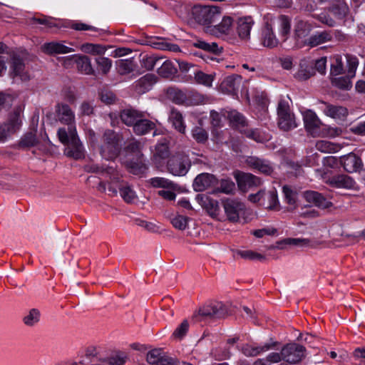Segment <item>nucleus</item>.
Segmentation results:
<instances>
[{"instance_id":"1","label":"nucleus","mask_w":365,"mask_h":365,"mask_svg":"<svg viewBox=\"0 0 365 365\" xmlns=\"http://www.w3.org/2000/svg\"><path fill=\"white\" fill-rule=\"evenodd\" d=\"M143 143L138 140H132L125 148V155L123 158V164L134 175H139L147 169L142 153Z\"/></svg>"},{"instance_id":"2","label":"nucleus","mask_w":365,"mask_h":365,"mask_svg":"<svg viewBox=\"0 0 365 365\" xmlns=\"http://www.w3.org/2000/svg\"><path fill=\"white\" fill-rule=\"evenodd\" d=\"M103 144L99 148L101 157L110 160L116 158L121 150L122 136L111 130L105 131Z\"/></svg>"},{"instance_id":"3","label":"nucleus","mask_w":365,"mask_h":365,"mask_svg":"<svg viewBox=\"0 0 365 365\" xmlns=\"http://www.w3.org/2000/svg\"><path fill=\"white\" fill-rule=\"evenodd\" d=\"M277 124L284 131H289L297 126L294 115L290 110L289 102L284 99L280 100L278 103Z\"/></svg>"},{"instance_id":"4","label":"nucleus","mask_w":365,"mask_h":365,"mask_svg":"<svg viewBox=\"0 0 365 365\" xmlns=\"http://www.w3.org/2000/svg\"><path fill=\"white\" fill-rule=\"evenodd\" d=\"M228 315L227 307L222 302H215L204 305L200 308L197 313L193 315V319L200 320L201 319H221Z\"/></svg>"},{"instance_id":"5","label":"nucleus","mask_w":365,"mask_h":365,"mask_svg":"<svg viewBox=\"0 0 365 365\" xmlns=\"http://www.w3.org/2000/svg\"><path fill=\"white\" fill-rule=\"evenodd\" d=\"M220 9L215 6H195L192 9L193 19L199 24L207 25L219 19Z\"/></svg>"},{"instance_id":"6","label":"nucleus","mask_w":365,"mask_h":365,"mask_svg":"<svg viewBox=\"0 0 365 365\" xmlns=\"http://www.w3.org/2000/svg\"><path fill=\"white\" fill-rule=\"evenodd\" d=\"M191 165L187 155L176 154L172 156L167 163L168 171L175 176H184Z\"/></svg>"},{"instance_id":"7","label":"nucleus","mask_w":365,"mask_h":365,"mask_svg":"<svg viewBox=\"0 0 365 365\" xmlns=\"http://www.w3.org/2000/svg\"><path fill=\"white\" fill-rule=\"evenodd\" d=\"M283 361L291 364L300 362L305 356V348L296 343H289L282 348Z\"/></svg>"},{"instance_id":"8","label":"nucleus","mask_w":365,"mask_h":365,"mask_svg":"<svg viewBox=\"0 0 365 365\" xmlns=\"http://www.w3.org/2000/svg\"><path fill=\"white\" fill-rule=\"evenodd\" d=\"M223 207L227 220L231 222H237L240 215L245 211L244 203L237 200L227 199L223 202Z\"/></svg>"},{"instance_id":"9","label":"nucleus","mask_w":365,"mask_h":365,"mask_svg":"<svg viewBox=\"0 0 365 365\" xmlns=\"http://www.w3.org/2000/svg\"><path fill=\"white\" fill-rule=\"evenodd\" d=\"M313 28L312 24L307 21H297L294 25L293 35L297 46L299 47L305 46V41L307 40L308 36L312 31Z\"/></svg>"},{"instance_id":"10","label":"nucleus","mask_w":365,"mask_h":365,"mask_svg":"<svg viewBox=\"0 0 365 365\" xmlns=\"http://www.w3.org/2000/svg\"><path fill=\"white\" fill-rule=\"evenodd\" d=\"M304 127L307 133L313 137H320L322 135V123L315 113L307 110L303 114Z\"/></svg>"},{"instance_id":"11","label":"nucleus","mask_w":365,"mask_h":365,"mask_svg":"<svg viewBox=\"0 0 365 365\" xmlns=\"http://www.w3.org/2000/svg\"><path fill=\"white\" fill-rule=\"evenodd\" d=\"M235 178L240 190L243 192L262 185L261 179L250 173L237 171L235 173Z\"/></svg>"},{"instance_id":"12","label":"nucleus","mask_w":365,"mask_h":365,"mask_svg":"<svg viewBox=\"0 0 365 365\" xmlns=\"http://www.w3.org/2000/svg\"><path fill=\"white\" fill-rule=\"evenodd\" d=\"M10 76L13 79L19 78L21 81L30 80V75L25 70L24 60L16 54L11 57Z\"/></svg>"},{"instance_id":"13","label":"nucleus","mask_w":365,"mask_h":365,"mask_svg":"<svg viewBox=\"0 0 365 365\" xmlns=\"http://www.w3.org/2000/svg\"><path fill=\"white\" fill-rule=\"evenodd\" d=\"M233 19L230 16H224L220 23L207 27V32L217 37L228 36L232 31Z\"/></svg>"},{"instance_id":"14","label":"nucleus","mask_w":365,"mask_h":365,"mask_svg":"<svg viewBox=\"0 0 365 365\" xmlns=\"http://www.w3.org/2000/svg\"><path fill=\"white\" fill-rule=\"evenodd\" d=\"M170 154L168 141L163 139L156 145L152 161L156 167L159 168L163 165L165 160L170 156Z\"/></svg>"},{"instance_id":"15","label":"nucleus","mask_w":365,"mask_h":365,"mask_svg":"<svg viewBox=\"0 0 365 365\" xmlns=\"http://www.w3.org/2000/svg\"><path fill=\"white\" fill-rule=\"evenodd\" d=\"M56 113L58 120L67 125H76L75 114L66 103H59L56 106Z\"/></svg>"},{"instance_id":"16","label":"nucleus","mask_w":365,"mask_h":365,"mask_svg":"<svg viewBox=\"0 0 365 365\" xmlns=\"http://www.w3.org/2000/svg\"><path fill=\"white\" fill-rule=\"evenodd\" d=\"M65 146L64 153L66 156L75 160H80L85 157V149L79 137L74 138Z\"/></svg>"},{"instance_id":"17","label":"nucleus","mask_w":365,"mask_h":365,"mask_svg":"<svg viewBox=\"0 0 365 365\" xmlns=\"http://www.w3.org/2000/svg\"><path fill=\"white\" fill-rule=\"evenodd\" d=\"M217 183V180L213 175L201 173L195 178L193 182V187L195 191L201 192L216 185Z\"/></svg>"},{"instance_id":"18","label":"nucleus","mask_w":365,"mask_h":365,"mask_svg":"<svg viewBox=\"0 0 365 365\" xmlns=\"http://www.w3.org/2000/svg\"><path fill=\"white\" fill-rule=\"evenodd\" d=\"M323 104L324 105L323 112L327 116L340 121H344L346 120L348 115V110L346 108L325 102H323Z\"/></svg>"},{"instance_id":"19","label":"nucleus","mask_w":365,"mask_h":365,"mask_svg":"<svg viewBox=\"0 0 365 365\" xmlns=\"http://www.w3.org/2000/svg\"><path fill=\"white\" fill-rule=\"evenodd\" d=\"M303 195L308 202L312 203L319 208L326 209L332 205L330 201L318 192L307 190L304 192Z\"/></svg>"},{"instance_id":"20","label":"nucleus","mask_w":365,"mask_h":365,"mask_svg":"<svg viewBox=\"0 0 365 365\" xmlns=\"http://www.w3.org/2000/svg\"><path fill=\"white\" fill-rule=\"evenodd\" d=\"M262 44L269 48L277 47L279 44V39L276 37L272 24L266 23L262 29L261 34Z\"/></svg>"},{"instance_id":"21","label":"nucleus","mask_w":365,"mask_h":365,"mask_svg":"<svg viewBox=\"0 0 365 365\" xmlns=\"http://www.w3.org/2000/svg\"><path fill=\"white\" fill-rule=\"evenodd\" d=\"M41 50L48 55L65 54L73 52L75 50L61 42L51 41L41 46Z\"/></svg>"},{"instance_id":"22","label":"nucleus","mask_w":365,"mask_h":365,"mask_svg":"<svg viewBox=\"0 0 365 365\" xmlns=\"http://www.w3.org/2000/svg\"><path fill=\"white\" fill-rule=\"evenodd\" d=\"M341 163L344 168L349 173L356 172L363 165L360 158L352 153L342 156Z\"/></svg>"},{"instance_id":"23","label":"nucleus","mask_w":365,"mask_h":365,"mask_svg":"<svg viewBox=\"0 0 365 365\" xmlns=\"http://www.w3.org/2000/svg\"><path fill=\"white\" fill-rule=\"evenodd\" d=\"M141 117H143V113L133 108H125L121 110L120 114L121 121L133 128Z\"/></svg>"},{"instance_id":"24","label":"nucleus","mask_w":365,"mask_h":365,"mask_svg":"<svg viewBox=\"0 0 365 365\" xmlns=\"http://www.w3.org/2000/svg\"><path fill=\"white\" fill-rule=\"evenodd\" d=\"M242 83L240 75H232L226 77L221 83L222 89L228 93L236 94Z\"/></svg>"},{"instance_id":"25","label":"nucleus","mask_w":365,"mask_h":365,"mask_svg":"<svg viewBox=\"0 0 365 365\" xmlns=\"http://www.w3.org/2000/svg\"><path fill=\"white\" fill-rule=\"evenodd\" d=\"M262 205L269 210H280L281 206L278 199L277 192L275 189L267 192L265 191V195L264 200L262 202Z\"/></svg>"},{"instance_id":"26","label":"nucleus","mask_w":365,"mask_h":365,"mask_svg":"<svg viewBox=\"0 0 365 365\" xmlns=\"http://www.w3.org/2000/svg\"><path fill=\"white\" fill-rule=\"evenodd\" d=\"M314 75V61L309 60H302L299 63V68L295 73V78L304 81Z\"/></svg>"},{"instance_id":"27","label":"nucleus","mask_w":365,"mask_h":365,"mask_svg":"<svg viewBox=\"0 0 365 365\" xmlns=\"http://www.w3.org/2000/svg\"><path fill=\"white\" fill-rule=\"evenodd\" d=\"M253 21L250 17L240 18L237 22V32L239 37L243 40L250 38Z\"/></svg>"},{"instance_id":"28","label":"nucleus","mask_w":365,"mask_h":365,"mask_svg":"<svg viewBox=\"0 0 365 365\" xmlns=\"http://www.w3.org/2000/svg\"><path fill=\"white\" fill-rule=\"evenodd\" d=\"M332 36L330 32L324 31L321 32H316L312 36H309L305 41V46L315 47L322 43L331 41Z\"/></svg>"},{"instance_id":"29","label":"nucleus","mask_w":365,"mask_h":365,"mask_svg":"<svg viewBox=\"0 0 365 365\" xmlns=\"http://www.w3.org/2000/svg\"><path fill=\"white\" fill-rule=\"evenodd\" d=\"M57 135L60 142L64 145L78 137L76 125H68V128H60L58 130Z\"/></svg>"},{"instance_id":"30","label":"nucleus","mask_w":365,"mask_h":365,"mask_svg":"<svg viewBox=\"0 0 365 365\" xmlns=\"http://www.w3.org/2000/svg\"><path fill=\"white\" fill-rule=\"evenodd\" d=\"M329 183L337 188L353 189L355 187L354 180L346 175L333 176L329 179Z\"/></svg>"},{"instance_id":"31","label":"nucleus","mask_w":365,"mask_h":365,"mask_svg":"<svg viewBox=\"0 0 365 365\" xmlns=\"http://www.w3.org/2000/svg\"><path fill=\"white\" fill-rule=\"evenodd\" d=\"M169 121L176 130L180 133H185L186 125L184 122L183 116L178 110L173 108L169 115Z\"/></svg>"},{"instance_id":"32","label":"nucleus","mask_w":365,"mask_h":365,"mask_svg":"<svg viewBox=\"0 0 365 365\" xmlns=\"http://www.w3.org/2000/svg\"><path fill=\"white\" fill-rule=\"evenodd\" d=\"M200 203L212 217H218L220 209L217 200H213L207 196H202L200 197Z\"/></svg>"},{"instance_id":"33","label":"nucleus","mask_w":365,"mask_h":365,"mask_svg":"<svg viewBox=\"0 0 365 365\" xmlns=\"http://www.w3.org/2000/svg\"><path fill=\"white\" fill-rule=\"evenodd\" d=\"M247 164L257 169L260 173L270 175L272 171V167L268 163V162L255 157H250L247 160Z\"/></svg>"},{"instance_id":"34","label":"nucleus","mask_w":365,"mask_h":365,"mask_svg":"<svg viewBox=\"0 0 365 365\" xmlns=\"http://www.w3.org/2000/svg\"><path fill=\"white\" fill-rule=\"evenodd\" d=\"M126 356L123 354L117 353L108 357L99 358L96 363L91 365H123Z\"/></svg>"},{"instance_id":"35","label":"nucleus","mask_w":365,"mask_h":365,"mask_svg":"<svg viewBox=\"0 0 365 365\" xmlns=\"http://www.w3.org/2000/svg\"><path fill=\"white\" fill-rule=\"evenodd\" d=\"M155 124L150 120L141 117L137 123L133 128V132L138 135H145L150 131L154 130Z\"/></svg>"},{"instance_id":"36","label":"nucleus","mask_w":365,"mask_h":365,"mask_svg":"<svg viewBox=\"0 0 365 365\" xmlns=\"http://www.w3.org/2000/svg\"><path fill=\"white\" fill-rule=\"evenodd\" d=\"M39 141L36 136V132H28L25 133L16 145L20 149H29L31 147L38 146Z\"/></svg>"},{"instance_id":"37","label":"nucleus","mask_w":365,"mask_h":365,"mask_svg":"<svg viewBox=\"0 0 365 365\" xmlns=\"http://www.w3.org/2000/svg\"><path fill=\"white\" fill-rule=\"evenodd\" d=\"M282 192L286 203L289 205L288 211H292L296 209L297 205V192L291 186L284 185Z\"/></svg>"},{"instance_id":"38","label":"nucleus","mask_w":365,"mask_h":365,"mask_svg":"<svg viewBox=\"0 0 365 365\" xmlns=\"http://www.w3.org/2000/svg\"><path fill=\"white\" fill-rule=\"evenodd\" d=\"M72 58L74 59L77 64V68L81 72L86 74L93 73V69L88 57L86 56H73Z\"/></svg>"},{"instance_id":"39","label":"nucleus","mask_w":365,"mask_h":365,"mask_svg":"<svg viewBox=\"0 0 365 365\" xmlns=\"http://www.w3.org/2000/svg\"><path fill=\"white\" fill-rule=\"evenodd\" d=\"M156 78L153 74H146L138 81L136 89L139 93H145L156 82Z\"/></svg>"},{"instance_id":"40","label":"nucleus","mask_w":365,"mask_h":365,"mask_svg":"<svg viewBox=\"0 0 365 365\" xmlns=\"http://www.w3.org/2000/svg\"><path fill=\"white\" fill-rule=\"evenodd\" d=\"M276 23L279 26L282 41H286L291 29V21L289 18L284 15L279 16L276 20Z\"/></svg>"},{"instance_id":"41","label":"nucleus","mask_w":365,"mask_h":365,"mask_svg":"<svg viewBox=\"0 0 365 365\" xmlns=\"http://www.w3.org/2000/svg\"><path fill=\"white\" fill-rule=\"evenodd\" d=\"M194 46L196 48L202 49L215 55H220L223 51V48L220 46L215 42L208 43L204 41L198 40L194 43Z\"/></svg>"},{"instance_id":"42","label":"nucleus","mask_w":365,"mask_h":365,"mask_svg":"<svg viewBox=\"0 0 365 365\" xmlns=\"http://www.w3.org/2000/svg\"><path fill=\"white\" fill-rule=\"evenodd\" d=\"M192 73L196 83L208 87L212 86L214 80L213 75L205 73L204 72L197 69H194Z\"/></svg>"},{"instance_id":"43","label":"nucleus","mask_w":365,"mask_h":365,"mask_svg":"<svg viewBox=\"0 0 365 365\" xmlns=\"http://www.w3.org/2000/svg\"><path fill=\"white\" fill-rule=\"evenodd\" d=\"M202 120L199 121V126H195L192 130V138L198 143H205L208 140V133L207 131L202 128Z\"/></svg>"},{"instance_id":"44","label":"nucleus","mask_w":365,"mask_h":365,"mask_svg":"<svg viewBox=\"0 0 365 365\" xmlns=\"http://www.w3.org/2000/svg\"><path fill=\"white\" fill-rule=\"evenodd\" d=\"M160 66L158 68V73L164 78H168L176 72V68L173 63L168 60L161 61Z\"/></svg>"},{"instance_id":"45","label":"nucleus","mask_w":365,"mask_h":365,"mask_svg":"<svg viewBox=\"0 0 365 365\" xmlns=\"http://www.w3.org/2000/svg\"><path fill=\"white\" fill-rule=\"evenodd\" d=\"M163 60V57H159L155 55L145 56L142 58L141 65L147 70H153L155 66L159 65Z\"/></svg>"},{"instance_id":"46","label":"nucleus","mask_w":365,"mask_h":365,"mask_svg":"<svg viewBox=\"0 0 365 365\" xmlns=\"http://www.w3.org/2000/svg\"><path fill=\"white\" fill-rule=\"evenodd\" d=\"M309 240L300 238H286L277 242V247L284 249L288 245L305 246L309 244Z\"/></svg>"},{"instance_id":"47","label":"nucleus","mask_w":365,"mask_h":365,"mask_svg":"<svg viewBox=\"0 0 365 365\" xmlns=\"http://www.w3.org/2000/svg\"><path fill=\"white\" fill-rule=\"evenodd\" d=\"M228 118L230 123L237 128L241 129L246 125L244 116L236 110L229 112Z\"/></svg>"},{"instance_id":"48","label":"nucleus","mask_w":365,"mask_h":365,"mask_svg":"<svg viewBox=\"0 0 365 365\" xmlns=\"http://www.w3.org/2000/svg\"><path fill=\"white\" fill-rule=\"evenodd\" d=\"M81 49L86 53L92 55H101L103 54L106 49L101 44H94L86 43L81 46Z\"/></svg>"},{"instance_id":"49","label":"nucleus","mask_w":365,"mask_h":365,"mask_svg":"<svg viewBox=\"0 0 365 365\" xmlns=\"http://www.w3.org/2000/svg\"><path fill=\"white\" fill-rule=\"evenodd\" d=\"M136 66V64L131 59H122L118 62V72L121 75H125L132 72Z\"/></svg>"},{"instance_id":"50","label":"nucleus","mask_w":365,"mask_h":365,"mask_svg":"<svg viewBox=\"0 0 365 365\" xmlns=\"http://www.w3.org/2000/svg\"><path fill=\"white\" fill-rule=\"evenodd\" d=\"M151 185L154 187H163L171 190L175 189V184L165 178H153L150 180Z\"/></svg>"},{"instance_id":"51","label":"nucleus","mask_w":365,"mask_h":365,"mask_svg":"<svg viewBox=\"0 0 365 365\" xmlns=\"http://www.w3.org/2000/svg\"><path fill=\"white\" fill-rule=\"evenodd\" d=\"M85 170L88 173H93L98 174H106L108 175H113L115 170L111 167L103 168L96 164H89L85 166Z\"/></svg>"},{"instance_id":"52","label":"nucleus","mask_w":365,"mask_h":365,"mask_svg":"<svg viewBox=\"0 0 365 365\" xmlns=\"http://www.w3.org/2000/svg\"><path fill=\"white\" fill-rule=\"evenodd\" d=\"M168 95L170 100L176 104H182L186 101V95L180 90L170 88L168 90Z\"/></svg>"},{"instance_id":"53","label":"nucleus","mask_w":365,"mask_h":365,"mask_svg":"<svg viewBox=\"0 0 365 365\" xmlns=\"http://www.w3.org/2000/svg\"><path fill=\"white\" fill-rule=\"evenodd\" d=\"M40 320V312L36 309H31L24 317L23 322L28 327H33Z\"/></svg>"},{"instance_id":"54","label":"nucleus","mask_w":365,"mask_h":365,"mask_svg":"<svg viewBox=\"0 0 365 365\" xmlns=\"http://www.w3.org/2000/svg\"><path fill=\"white\" fill-rule=\"evenodd\" d=\"M123 199L128 203H132L136 199L135 192L129 186H118Z\"/></svg>"},{"instance_id":"55","label":"nucleus","mask_w":365,"mask_h":365,"mask_svg":"<svg viewBox=\"0 0 365 365\" xmlns=\"http://www.w3.org/2000/svg\"><path fill=\"white\" fill-rule=\"evenodd\" d=\"M350 78L348 74L346 76H334L332 78V83L336 87L349 90L351 87V83L350 81Z\"/></svg>"},{"instance_id":"56","label":"nucleus","mask_w":365,"mask_h":365,"mask_svg":"<svg viewBox=\"0 0 365 365\" xmlns=\"http://www.w3.org/2000/svg\"><path fill=\"white\" fill-rule=\"evenodd\" d=\"M165 354L160 349H153L146 355V361L150 365H157Z\"/></svg>"},{"instance_id":"57","label":"nucleus","mask_w":365,"mask_h":365,"mask_svg":"<svg viewBox=\"0 0 365 365\" xmlns=\"http://www.w3.org/2000/svg\"><path fill=\"white\" fill-rule=\"evenodd\" d=\"M189 220V217L178 215L173 217L170 222L175 228L179 230H184L187 227Z\"/></svg>"},{"instance_id":"58","label":"nucleus","mask_w":365,"mask_h":365,"mask_svg":"<svg viewBox=\"0 0 365 365\" xmlns=\"http://www.w3.org/2000/svg\"><path fill=\"white\" fill-rule=\"evenodd\" d=\"M346 67L347 74L349 77L353 78L355 76L356 70L359 65V61L356 56L346 55Z\"/></svg>"},{"instance_id":"59","label":"nucleus","mask_w":365,"mask_h":365,"mask_svg":"<svg viewBox=\"0 0 365 365\" xmlns=\"http://www.w3.org/2000/svg\"><path fill=\"white\" fill-rule=\"evenodd\" d=\"M258 346H254L250 344H243L240 351L247 357H255L259 355Z\"/></svg>"},{"instance_id":"60","label":"nucleus","mask_w":365,"mask_h":365,"mask_svg":"<svg viewBox=\"0 0 365 365\" xmlns=\"http://www.w3.org/2000/svg\"><path fill=\"white\" fill-rule=\"evenodd\" d=\"M343 63L340 57L336 56L333 58L331 64V75L336 76L343 73Z\"/></svg>"},{"instance_id":"61","label":"nucleus","mask_w":365,"mask_h":365,"mask_svg":"<svg viewBox=\"0 0 365 365\" xmlns=\"http://www.w3.org/2000/svg\"><path fill=\"white\" fill-rule=\"evenodd\" d=\"M322 135L320 137H330L334 138L336 136H339L341 134L342 130L340 128L338 127H329V126H323L321 129Z\"/></svg>"},{"instance_id":"62","label":"nucleus","mask_w":365,"mask_h":365,"mask_svg":"<svg viewBox=\"0 0 365 365\" xmlns=\"http://www.w3.org/2000/svg\"><path fill=\"white\" fill-rule=\"evenodd\" d=\"M96 61L100 69L105 74L110 71L112 66L111 60L106 57H98L96 59Z\"/></svg>"},{"instance_id":"63","label":"nucleus","mask_w":365,"mask_h":365,"mask_svg":"<svg viewBox=\"0 0 365 365\" xmlns=\"http://www.w3.org/2000/svg\"><path fill=\"white\" fill-rule=\"evenodd\" d=\"M235 189V183L230 180H222L218 190L225 194L232 193Z\"/></svg>"},{"instance_id":"64","label":"nucleus","mask_w":365,"mask_h":365,"mask_svg":"<svg viewBox=\"0 0 365 365\" xmlns=\"http://www.w3.org/2000/svg\"><path fill=\"white\" fill-rule=\"evenodd\" d=\"M16 131L13 129L12 125H9L7 123L0 125V141H4L11 134Z\"/></svg>"}]
</instances>
